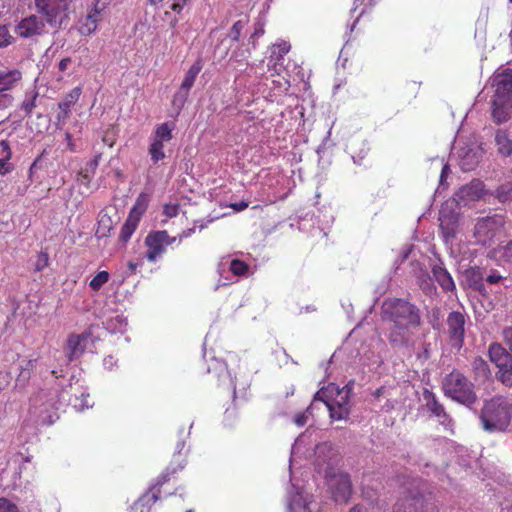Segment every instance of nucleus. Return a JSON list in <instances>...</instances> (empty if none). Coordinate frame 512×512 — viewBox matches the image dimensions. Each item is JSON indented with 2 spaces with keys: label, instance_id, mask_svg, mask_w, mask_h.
Wrapping results in <instances>:
<instances>
[{
  "label": "nucleus",
  "instance_id": "nucleus-8",
  "mask_svg": "<svg viewBox=\"0 0 512 512\" xmlns=\"http://www.w3.org/2000/svg\"><path fill=\"white\" fill-rule=\"evenodd\" d=\"M314 401H322L333 420H345L349 416L348 392H343L338 388L321 390L315 394Z\"/></svg>",
  "mask_w": 512,
  "mask_h": 512
},
{
  "label": "nucleus",
  "instance_id": "nucleus-63",
  "mask_svg": "<svg viewBox=\"0 0 512 512\" xmlns=\"http://www.w3.org/2000/svg\"><path fill=\"white\" fill-rule=\"evenodd\" d=\"M383 392H384V387H380V388H378V389L374 392V396H375L376 398H378V397H380V396L383 394Z\"/></svg>",
  "mask_w": 512,
  "mask_h": 512
},
{
  "label": "nucleus",
  "instance_id": "nucleus-35",
  "mask_svg": "<svg viewBox=\"0 0 512 512\" xmlns=\"http://www.w3.org/2000/svg\"><path fill=\"white\" fill-rule=\"evenodd\" d=\"M173 128L168 123H162L155 128L152 141H160L161 143L169 142L172 138Z\"/></svg>",
  "mask_w": 512,
  "mask_h": 512
},
{
  "label": "nucleus",
  "instance_id": "nucleus-15",
  "mask_svg": "<svg viewBox=\"0 0 512 512\" xmlns=\"http://www.w3.org/2000/svg\"><path fill=\"white\" fill-rule=\"evenodd\" d=\"M423 397L426 402V407L431 415L437 418L438 423L442 425L445 430L452 431L453 419L447 413L443 404L439 402L436 395L432 391L425 389Z\"/></svg>",
  "mask_w": 512,
  "mask_h": 512
},
{
  "label": "nucleus",
  "instance_id": "nucleus-42",
  "mask_svg": "<svg viewBox=\"0 0 512 512\" xmlns=\"http://www.w3.org/2000/svg\"><path fill=\"white\" fill-rule=\"evenodd\" d=\"M229 270L235 275V276H246L250 270V266L239 259H233L230 262Z\"/></svg>",
  "mask_w": 512,
  "mask_h": 512
},
{
  "label": "nucleus",
  "instance_id": "nucleus-49",
  "mask_svg": "<svg viewBox=\"0 0 512 512\" xmlns=\"http://www.w3.org/2000/svg\"><path fill=\"white\" fill-rule=\"evenodd\" d=\"M92 174L91 171L86 168L84 170H81L79 173H78V181L82 184V185H85V186H88L91 182V179H92Z\"/></svg>",
  "mask_w": 512,
  "mask_h": 512
},
{
  "label": "nucleus",
  "instance_id": "nucleus-28",
  "mask_svg": "<svg viewBox=\"0 0 512 512\" xmlns=\"http://www.w3.org/2000/svg\"><path fill=\"white\" fill-rule=\"evenodd\" d=\"M471 366L476 381L485 382L491 377L489 364L482 357H475Z\"/></svg>",
  "mask_w": 512,
  "mask_h": 512
},
{
  "label": "nucleus",
  "instance_id": "nucleus-16",
  "mask_svg": "<svg viewBox=\"0 0 512 512\" xmlns=\"http://www.w3.org/2000/svg\"><path fill=\"white\" fill-rule=\"evenodd\" d=\"M22 81V72L18 69L0 70V107L10 101L9 91Z\"/></svg>",
  "mask_w": 512,
  "mask_h": 512
},
{
  "label": "nucleus",
  "instance_id": "nucleus-2",
  "mask_svg": "<svg viewBox=\"0 0 512 512\" xmlns=\"http://www.w3.org/2000/svg\"><path fill=\"white\" fill-rule=\"evenodd\" d=\"M187 464L185 457L178 452L174 459L167 466L165 471L157 478L156 483L143 494L131 506V512H151L152 506L160 499L162 495V488L168 484L172 479H175V474L182 471Z\"/></svg>",
  "mask_w": 512,
  "mask_h": 512
},
{
  "label": "nucleus",
  "instance_id": "nucleus-62",
  "mask_svg": "<svg viewBox=\"0 0 512 512\" xmlns=\"http://www.w3.org/2000/svg\"><path fill=\"white\" fill-rule=\"evenodd\" d=\"M138 264L134 262H129L128 267L132 273H134L137 269Z\"/></svg>",
  "mask_w": 512,
  "mask_h": 512
},
{
  "label": "nucleus",
  "instance_id": "nucleus-11",
  "mask_svg": "<svg viewBox=\"0 0 512 512\" xmlns=\"http://www.w3.org/2000/svg\"><path fill=\"white\" fill-rule=\"evenodd\" d=\"M177 241V237H171L166 230L152 231L145 238L147 247L146 258L149 262H155L166 251V246Z\"/></svg>",
  "mask_w": 512,
  "mask_h": 512
},
{
  "label": "nucleus",
  "instance_id": "nucleus-57",
  "mask_svg": "<svg viewBox=\"0 0 512 512\" xmlns=\"http://www.w3.org/2000/svg\"><path fill=\"white\" fill-rule=\"evenodd\" d=\"M194 233H195V228L193 227V228H189V229L183 230L176 237H177V240H179V243H180L183 239L190 237Z\"/></svg>",
  "mask_w": 512,
  "mask_h": 512
},
{
  "label": "nucleus",
  "instance_id": "nucleus-32",
  "mask_svg": "<svg viewBox=\"0 0 512 512\" xmlns=\"http://www.w3.org/2000/svg\"><path fill=\"white\" fill-rule=\"evenodd\" d=\"M37 358L28 359L23 361L20 366V372L17 376L16 382L22 386H26L31 378V375L36 367Z\"/></svg>",
  "mask_w": 512,
  "mask_h": 512
},
{
  "label": "nucleus",
  "instance_id": "nucleus-48",
  "mask_svg": "<svg viewBox=\"0 0 512 512\" xmlns=\"http://www.w3.org/2000/svg\"><path fill=\"white\" fill-rule=\"evenodd\" d=\"M0 512H18V509L6 498H0Z\"/></svg>",
  "mask_w": 512,
  "mask_h": 512
},
{
  "label": "nucleus",
  "instance_id": "nucleus-6",
  "mask_svg": "<svg viewBox=\"0 0 512 512\" xmlns=\"http://www.w3.org/2000/svg\"><path fill=\"white\" fill-rule=\"evenodd\" d=\"M420 480L413 479L410 487L397 501L394 512H438L436 504L420 492Z\"/></svg>",
  "mask_w": 512,
  "mask_h": 512
},
{
  "label": "nucleus",
  "instance_id": "nucleus-52",
  "mask_svg": "<svg viewBox=\"0 0 512 512\" xmlns=\"http://www.w3.org/2000/svg\"><path fill=\"white\" fill-rule=\"evenodd\" d=\"M307 410H309V408ZM307 412L308 411L301 412V413H298V414L295 415L294 423L297 426L302 427V426H304L307 423V420H308Z\"/></svg>",
  "mask_w": 512,
  "mask_h": 512
},
{
  "label": "nucleus",
  "instance_id": "nucleus-53",
  "mask_svg": "<svg viewBox=\"0 0 512 512\" xmlns=\"http://www.w3.org/2000/svg\"><path fill=\"white\" fill-rule=\"evenodd\" d=\"M187 3L188 0H173L171 9L176 13H180Z\"/></svg>",
  "mask_w": 512,
  "mask_h": 512
},
{
  "label": "nucleus",
  "instance_id": "nucleus-56",
  "mask_svg": "<svg viewBox=\"0 0 512 512\" xmlns=\"http://www.w3.org/2000/svg\"><path fill=\"white\" fill-rule=\"evenodd\" d=\"M502 276L496 272H492L491 274H489L487 277H486V281L489 283V284H497L498 282H500L502 280Z\"/></svg>",
  "mask_w": 512,
  "mask_h": 512
},
{
  "label": "nucleus",
  "instance_id": "nucleus-50",
  "mask_svg": "<svg viewBox=\"0 0 512 512\" xmlns=\"http://www.w3.org/2000/svg\"><path fill=\"white\" fill-rule=\"evenodd\" d=\"M163 213L169 218L176 217L179 213V206L177 204H165Z\"/></svg>",
  "mask_w": 512,
  "mask_h": 512
},
{
  "label": "nucleus",
  "instance_id": "nucleus-29",
  "mask_svg": "<svg viewBox=\"0 0 512 512\" xmlns=\"http://www.w3.org/2000/svg\"><path fill=\"white\" fill-rule=\"evenodd\" d=\"M0 148L3 155L0 158V174L6 175L13 170V165L9 162L12 157V151L7 140L0 141Z\"/></svg>",
  "mask_w": 512,
  "mask_h": 512
},
{
  "label": "nucleus",
  "instance_id": "nucleus-55",
  "mask_svg": "<svg viewBox=\"0 0 512 512\" xmlns=\"http://www.w3.org/2000/svg\"><path fill=\"white\" fill-rule=\"evenodd\" d=\"M262 34H264V26L262 24H258L255 27L254 33L251 35V38H250L254 47H255V39Z\"/></svg>",
  "mask_w": 512,
  "mask_h": 512
},
{
  "label": "nucleus",
  "instance_id": "nucleus-59",
  "mask_svg": "<svg viewBox=\"0 0 512 512\" xmlns=\"http://www.w3.org/2000/svg\"><path fill=\"white\" fill-rule=\"evenodd\" d=\"M98 166V160L97 158L91 160L88 164H87V168L91 171V173H94L96 168Z\"/></svg>",
  "mask_w": 512,
  "mask_h": 512
},
{
  "label": "nucleus",
  "instance_id": "nucleus-34",
  "mask_svg": "<svg viewBox=\"0 0 512 512\" xmlns=\"http://www.w3.org/2000/svg\"><path fill=\"white\" fill-rule=\"evenodd\" d=\"M139 224V221L133 218V216H128L125 223L121 227L119 239L123 243H126L133 233L135 232L137 226Z\"/></svg>",
  "mask_w": 512,
  "mask_h": 512
},
{
  "label": "nucleus",
  "instance_id": "nucleus-21",
  "mask_svg": "<svg viewBox=\"0 0 512 512\" xmlns=\"http://www.w3.org/2000/svg\"><path fill=\"white\" fill-rule=\"evenodd\" d=\"M91 333L83 332L81 334L71 333L67 338L66 354L69 361L81 355L84 351V343L88 340Z\"/></svg>",
  "mask_w": 512,
  "mask_h": 512
},
{
  "label": "nucleus",
  "instance_id": "nucleus-5",
  "mask_svg": "<svg viewBox=\"0 0 512 512\" xmlns=\"http://www.w3.org/2000/svg\"><path fill=\"white\" fill-rule=\"evenodd\" d=\"M506 223V217L501 214L478 219L474 231L477 242L488 246L502 242L507 236Z\"/></svg>",
  "mask_w": 512,
  "mask_h": 512
},
{
  "label": "nucleus",
  "instance_id": "nucleus-33",
  "mask_svg": "<svg viewBox=\"0 0 512 512\" xmlns=\"http://www.w3.org/2000/svg\"><path fill=\"white\" fill-rule=\"evenodd\" d=\"M149 195L146 193H140L135 201L134 206L130 210L128 216H133L136 220L140 221L142 215L146 212L149 205Z\"/></svg>",
  "mask_w": 512,
  "mask_h": 512
},
{
  "label": "nucleus",
  "instance_id": "nucleus-22",
  "mask_svg": "<svg viewBox=\"0 0 512 512\" xmlns=\"http://www.w3.org/2000/svg\"><path fill=\"white\" fill-rule=\"evenodd\" d=\"M81 93V88L75 87L64 96L61 102H59L58 107L61 110V113L57 115L58 121H65L69 117L70 109L78 102Z\"/></svg>",
  "mask_w": 512,
  "mask_h": 512
},
{
  "label": "nucleus",
  "instance_id": "nucleus-58",
  "mask_svg": "<svg viewBox=\"0 0 512 512\" xmlns=\"http://www.w3.org/2000/svg\"><path fill=\"white\" fill-rule=\"evenodd\" d=\"M230 207L237 212H241L248 207V202L240 201V202L232 203L230 205Z\"/></svg>",
  "mask_w": 512,
  "mask_h": 512
},
{
  "label": "nucleus",
  "instance_id": "nucleus-17",
  "mask_svg": "<svg viewBox=\"0 0 512 512\" xmlns=\"http://www.w3.org/2000/svg\"><path fill=\"white\" fill-rule=\"evenodd\" d=\"M412 326L393 324L388 334L389 343L396 348H410L415 342L411 332Z\"/></svg>",
  "mask_w": 512,
  "mask_h": 512
},
{
  "label": "nucleus",
  "instance_id": "nucleus-40",
  "mask_svg": "<svg viewBox=\"0 0 512 512\" xmlns=\"http://www.w3.org/2000/svg\"><path fill=\"white\" fill-rule=\"evenodd\" d=\"M110 279V274L108 271H100L98 272L90 281L89 287L93 291H99L103 285H105Z\"/></svg>",
  "mask_w": 512,
  "mask_h": 512
},
{
  "label": "nucleus",
  "instance_id": "nucleus-27",
  "mask_svg": "<svg viewBox=\"0 0 512 512\" xmlns=\"http://www.w3.org/2000/svg\"><path fill=\"white\" fill-rule=\"evenodd\" d=\"M488 354L490 361L496 366L512 361L511 354L500 343L490 344Z\"/></svg>",
  "mask_w": 512,
  "mask_h": 512
},
{
  "label": "nucleus",
  "instance_id": "nucleus-18",
  "mask_svg": "<svg viewBox=\"0 0 512 512\" xmlns=\"http://www.w3.org/2000/svg\"><path fill=\"white\" fill-rule=\"evenodd\" d=\"M44 18L37 15H30L22 19L16 26L15 32L22 38H29L40 35L45 28Z\"/></svg>",
  "mask_w": 512,
  "mask_h": 512
},
{
  "label": "nucleus",
  "instance_id": "nucleus-44",
  "mask_svg": "<svg viewBox=\"0 0 512 512\" xmlns=\"http://www.w3.org/2000/svg\"><path fill=\"white\" fill-rule=\"evenodd\" d=\"M465 276L474 283H479L483 280L484 273L479 267H470L465 270Z\"/></svg>",
  "mask_w": 512,
  "mask_h": 512
},
{
  "label": "nucleus",
  "instance_id": "nucleus-23",
  "mask_svg": "<svg viewBox=\"0 0 512 512\" xmlns=\"http://www.w3.org/2000/svg\"><path fill=\"white\" fill-rule=\"evenodd\" d=\"M511 111V100L498 102L497 99H492V118L497 124L507 122L511 117Z\"/></svg>",
  "mask_w": 512,
  "mask_h": 512
},
{
  "label": "nucleus",
  "instance_id": "nucleus-12",
  "mask_svg": "<svg viewBox=\"0 0 512 512\" xmlns=\"http://www.w3.org/2000/svg\"><path fill=\"white\" fill-rule=\"evenodd\" d=\"M491 85L494 88L492 99L512 101V68L499 67L491 77Z\"/></svg>",
  "mask_w": 512,
  "mask_h": 512
},
{
  "label": "nucleus",
  "instance_id": "nucleus-26",
  "mask_svg": "<svg viewBox=\"0 0 512 512\" xmlns=\"http://www.w3.org/2000/svg\"><path fill=\"white\" fill-rule=\"evenodd\" d=\"M114 222L106 210H101L98 214L97 228L95 236L99 239L110 236L113 230Z\"/></svg>",
  "mask_w": 512,
  "mask_h": 512
},
{
  "label": "nucleus",
  "instance_id": "nucleus-3",
  "mask_svg": "<svg viewBox=\"0 0 512 512\" xmlns=\"http://www.w3.org/2000/svg\"><path fill=\"white\" fill-rule=\"evenodd\" d=\"M442 390L445 396L467 407L477 402L474 384L457 369L443 377Z\"/></svg>",
  "mask_w": 512,
  "mask_h": 512
},
{
  "label": "nucleus",
  "instance_id": "nucleus-51",
  "mask_svg": "<svg viewBox=\"0 0 512 512\" xmlns=\"http://www.w3.org/2000/svg\"><path fill=\"white\" fill-rule=\"evenodd\" d=\"M502 338L504 343L508 346L509 350L512 352V327H505L502 330Z\"/></svg>",
  "mask_w": 512,
  "mask_h": 512
},
{
  "label": "nucleus",
  "instance_id": "nucleus-30",
  "mask_svg": "<svg viewBox=\"0 0 512 512\" xmlns=\"http://www.w3.org/2000/svg\"><path fill=\"white\" fill-rule=\"evenodd\" d=\"M311 501L308 497L303 496L301 493H297L291 497L288 504V512H311L310 509Z\"/></svg>",
  "mask_w": 512,
  "mask_h": 512
},
{
  "label": "nucleus",
  "instance_id": "nucleus-46",
  "mask_svg": "<svg viewBox=\"0 0 512 512\" xmlns=\"http://www.w3.org/2000/svg\"><path fill=\"white\" fill-rule=\"evenodd\" d=\"M49 265V255L46 251H41L35 263V271L41 272Z\"/></svg>",
  "mask_w": 512,
  "mask_h": 512
},
{
  "label": "nucleus",
  "instance_id": "nucleus-20",
  "mask_svg": "<svg viewBox=\"0 0 512 512\" xmlns=\"http://www.w3.org/2000/svg\"><path fill=\"white\" fill-rule=\"evenodd\" d=\"M456 195L464 204L477 201L485 195V185L481 180L473 179L470 183L462 186Z\"/></svg>",
  "mask_w": 512,
  "mask_h": 512
},
{
  "label": "nucleus",
  "instance_id": "nucleus-9",
  "mask_svg": "<svg viewBox=\"0 0 512 512\" xmlns=\"http://www.w3.org/2000/svg\"><path fill=\"white\" fill-rule=\"evenodd\" d=\"M32 401L35 413L38 414L42 424L52 425L59 419L60 395L57 390L41 391Z\"/></svg>",
  "mask_w": 512,
  "mask_h": 512
},
{
  "label": "nucleus",
  "instance_id": "nucleus-14",
  "mask_svg": "<svg viewBox=\"0 0 512 512\" xmlns=\"http://www.w3.org/2000/svg\"><path fill=\"white\" fill-rule=\"evenodd\" d=\"M112 0H93L92 7L88 11L84 23L81 26V33L90 35L96 31L98 24L103 20L106 9Z\"/></svg>",
  "mask_w": 512,
  "mask_h": 512
},
{
  "label": "nucleus",
  "instance_id": "nucleus-24",
  "mask_svg": "<svg viewBox=\"0 0 512 512\" xmlns=\"http://www.w3.org/2000/svg\"><path fill=\"white\" fill-rule=\"evenodd\" d=\"M440 229L445 238H453L456 234L458 225L457 215L453 212L440 211L439 215Z\"/></svg>",
  "mask_w": 512,
  "mask_h": 512
},
{
  "label": "nucleus",
  "instance_id": "nucleus-61",
  "mask_svg": "<svg viewBox=\"0 0 512 512\" xmlns=\"http://www.w3.org/2000/svg\"><path fill=\"white\" fill-rule=\"evenodd\" d=\"M349 512H365V509L362 506H355L349 510Z\"/></svg>",
  "mask_w": 512,
  "mask_h": 512
},
{
  "label": "nucleus",
  "instance_id": "nucleus-45",
  "mask_svg": "<svg viewBox=\"0 0 512 512\" xmlns=\"http://www.w3.org/2000/svg\"><path fill=\"white\" fill-rule=\"evenodd\" d=\"M14 41L13 36L10 34L6 25H0V48H5L11 45Z\"/></svg>",
  "mask_w": 512,
  "mask_h": 512
},
{
  "label": "nucleus",
  "instance_id": "nucleus-37",
  "mask_svg": "<svg viewBox=\"0 0 512 512\" xmlns=\"http://www.w3.org/2000/svg\"><path fill=\"white\" fill-rule=\"evenodd\" d=\"M148 153L151 157V160L154 164H157L159 161L165 159L166 154L164 151V143L160 141H152L148 148Z\"/></svg>",
  "mask_w": 512,
  "mask_h": 512
},
{
  "label": "nucleus",
  "instance_id": "nucleus-64",
  "mask_svg": "<svg viewBox=\"0 0 512 512\" xmlns=\"http://www.w3.org/2000/svg\"><path fill=\"white\" fill-rule=\"evenodd\" d=\"M184 445H185V443H184L183 441L178 442V444H177V448H179L180 450H182V449L184 448Z\"/></svg>",
  "mask_w": 512,
  "mask_h": 512
},
{
  "label": "nucleus",
  "instance_id": "nucleus-19",
  "mask_svg": "<svg viewBox=\"0 0 512 512\" xmlns=\"http://www.w3.org/2000/svg\"><path fill=\"white\" fill-rule=\"evenodd\" d=\"M331 493L335 502L346 503L352 493L350 477L347 474L334 476L330 481Z\"/></svg>",
  "mask_w": 512,
  "mask_h": 512
},
{
  "label": "nucleus",
  "instance_id": "nucleus-38",
  "mask_svg": "<svg viewBox=\"0 0 512 512\" xmlns=\"http://www.w3.org/2000/svg\"><path fill=\"white\" fill-rule=\"evenodd\" d=\"M290 44L286 41H282L272 46L271 48V59L276 62L283 60V57L290 51Z\"/></svg>",
  "mask_w": 512,
  "mask_h": 512
},
{
  "label": "nucleus",
  "instance_id": "nucleus-4",
  "mask_svg": "<svg viewBox=\"0 0 512 512\" xmlns=\"http://www.w3.org/2000/svg\"><path fill=\"white\" fill-rule=\"evenodd\" d=\"M382 315L384 319L393 324H401L417 328L421 325L420 310L411 302L405 299H387L382 304Z\"/></svg>",
  "mask_w": 512,
  "mask_h": 512
},
{
  "label": "nucleus",
  "instance_id": "nucleus-1",
  "mask_svg": "<svg viewBox=\"0 0 512 512\" xmlns=\"http://www.w3.org/2000/svg\"><path fill=\"white\" fill-rule=\"evenodd\" d=\"M479 417L485 431L506 430L512 420V397L495 395L485 400Z\"/></svg>",
  "mask_w": 512,
  "mask_h": 512
},
{
  "label": "nucleus",
  "instance_id": "nucleus-43",
  "mask_svg": "<svg viewBox=\"0 0 512 512\" xmlns=\"http://www.w3.org/2000/svg\"><path fill=\"white\" fill-rule=\"evenodd\" d=\"M38 97V92L32 91L30 95H27L24 101L21 104V109L27 114L30 115L33 109L36 107V99Z\"/></svg>",
  "mask_w": 512,
  "mask_h": 512
},
{
  "label": "nucleus",
  "instance_id": "nucleus-41",
  "mask_svg": "<svg viewBox=\"0 0 512 512\" xmlns=\"http://www.w3.org/2000/svg\"><path fill=\"white\" fill-rule=\"evenodd\" d=\"M248 24V19L245 18V19H240L238 21H236L231 29L229 30L228 32V37L232 40V41H235V42H238L240 37H241V34H242V31L244 30V28L247 26Z\"/></svg>",
  "mask_w": 512,
  "mask_h": 512
},
{
  "label": "nucleus",
  "instance_id": "nucleus-47",
  "mask_svg": "<svg viewBox=\"0 0 512 512\" xmlns=\"http://www.w3.org/2000/svg\"><path fill=\"white\" fill-rule=\"evenodd\" d=\"M419 285L421 289L427 294L432 289L431 278L428 274H422L419 278Z\"/></svg>",
  "mask_w": 512,
  "mask_h": 512
},
{
  "label": "nucleus",
  "instance_id": "nucleus-54",
  "mask_svg": "<svg viewBox=\"0 0 512 512\" xmlns=\"http://www.w3.org/2000/svg\"><path fill=\"white\" fill-rule=\"evenodd\" d=\"M71 63H72V59L70 57H65V58L61 59L58 64L59 71L65 72L69 68Z\"/></svg>",
  "mask_w": 512,
  "mask_h": 512
},
{
  "label": "nucleus",
  "instance_id": "nucleus-10",
  "mask_svg": "<svg viewBox=\"0 0 512 512\" xmlns=\"http://www.w3.org/2000/svg\"><path fill=\"white\" fill-rule=\"evenodd\" d=\"M202 68V60L197 59L187 70L178 91L173 95L171 104L177 114H179L185 106L190 95V90L194 86L196 78Z\"/></svg>",
  "mask_w": 512,
  "mask_h": 512
},
{
  "label": "nucleus",
  "instance_id": "nucleus-31",
  "mask_svg": "<svg viewBox=\"0 0 512 512\" xmlns=\"http://www.w3.org/2000/svg\"><path fill=\"white\" fill-rule=\"evenodd\" d=\"M495 141L498 152L501 155L510 156L512 154V139L509 138L506 131L501 129L497 130Z\"/></svg>",
  "mask_w": 512,
  "mask_h": 512
},
{
  "label": "nucleus",
  "instance_id": "nucleus-36",
  "mask_svg": "<svg viewBox=\"0 0 512 512\" xmlns=\"http://www.w3.org/2000/svg\"><path fill=\"white\" fill-rule=\"evenodd\" d=\"M497 379L506 387L512 386V361L499 365Z\"/></svg>",
  "mask_w": 512,
  "mask_h": 512
},
{
  "label": "nucleus",
  "instance_id": "nucleus-7",
  "mask_svg": "<svg viewBox=\"0 0 512 512\" xmlns=\"http://www.w3.org/2000/svg\"><path fill=\"white\" fill-rule=\"evenodd\" d=\"M73 0H34L38 14L54 29L69 22L70 6Z\"/></svg>",
  "mask_w": 512,
  "mask_h": 512
},
{
  "label": "nucleus",
  "instance_id": "nucleus-39",
  "mask_svg": "<svg viewBox=\"0 0 512 512\" xmlns=\"http://www.w3.org/2000/svg\"><path fill=\"white\" fill-rule=\"evenodd\" d=\"M493 195L502 203L512 201V184L505 183L500 185L496 188Z\"/></svg>",
  "mask_w": 512,
  "mask_h": 512
},
{
  "label": "nucleus",
  "instance_id": "nucleus-13",
  "mask_svg": "<svg viewBox=\"0 0 512 512\" xmlns=\"http://www.w3.org/2000/svg\"><path fill=\"white\" fill-rule=\"evenodd\" d=\"M465 315L459 311H452L446 319L448 341L452 348L461 349L465 338Z\"/></svg>",
  "mask_w": 512,
  "mask_h": 512
},
{
  "label": "nucleus",
  "instance_id": "nucleus-60",
  "mask_svg": "<svg viewBox=\"0 0 512 512\" xmlns=\"http://www.w3.org/2000/svg\"><path fill=\"white\" fill-rule=\"evenodd\" d=\"M448 172H449V166L448 165H444L443 168H442V171H441V175H440L441 181H443V179L447 177Z\"/></svg>",
  "mask_w": 512,
  "mask_h": 512
},
{
  "label": "nucleus",
  "instance_id": "nucleus-25",
  "mask_svg": "<svg viewBox=\"0 0 512 512\" xmlns=\"http://www.w3.org/2000/svg\"><path fill=\"white\" fill-rule=\"evenodd\" d=\"M432 274L434 279L445 292H452L456 289L451 274L445 268L435 265L432 268Z\"/></svg>",
  "mask_w": 512,
  "mask_h": 512
}]
</instances>
